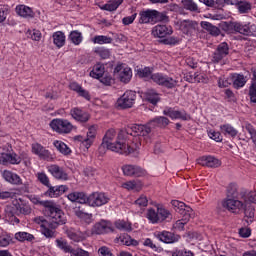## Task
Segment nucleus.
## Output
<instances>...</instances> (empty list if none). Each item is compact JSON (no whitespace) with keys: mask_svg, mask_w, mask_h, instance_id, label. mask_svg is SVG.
Returning a JSON list of instances; mask_svg holds the SVG:
<instances>
[{"mask_svg":"<svg viewBox=\"0 0 256 256\" xmlns=\"http://www.w3.org/2000/svg\"><path fill=\"white\" fill-rule=\"evenodd\" d=\"M66 191H69V187L66 185L52 186L45 192V196L51 198L61 197Z\"/></svg>","mask_w":256,"mask_h":256,"instance_id":"4be33fe9","label":"nucleus"},{"mask_svg":"<svg viewBox=\"0 0 256 256\" xmlns=\"http://www.w3.org/2000/svg\"><path fill=\"white\" fill-rule=\"evenodd\" d=\"M227 55H229V44L226 42L220 43L213 54L212 61L213 63H219Z\"/></svg>","mask_w":256,"mask_h":256,"instance_id":"4468645a","label":"nucleus"},{"mask_svg":"<svg viewBox=\"0 0 256 256\" xmlns=\"http://www.w3.org/2000/svg\"><path fill=\"white\" fill-rule=\"evenodd\" d=\"M122 171L126 177H145L147 175V171L137 165H124Z\"/></svg>","mask_w":256,"mask_h":256,"instance_id":"9b49d317","label":"nucleus"},{"mask_svg":"<svg viewBox=\"0 0 256 256\" xmlns=\"http://www.w3.org/2000/svg\"><path fill=\"white\" fill-rule=\"evenodd\" d=\"M48 171L51 173L52 176L55 177V179H58L60 181H67L69 179V176L67 175V172L62 167H59L57 164H52L48 166Z\"/></svg>","mask_w":256,"mask_h":256,"instance_id":"a211bd4d","label":"nucleus"},{"mask_svg":"<svg viewBox=\"0 0 256 256\" xmlns=\"http://www.w3.org/2000/svg\"><path fill=\"white\" fill-rule=\"evenodd\" d=\"M220 130L223 135H229V137H232L233 139L239 133V131H237L235 127L231 126V124H224L220 126Z\"/></svg>","mask_w":256,"mask_h":256,"instance_id":"a19ab883","label":"nucleus"},{"mask_svg":"<svg viewBox=\"0 0 256 256\" xmlns=\"http://www.w3.org/2000/svg\"><path fill=\"white\" fill-rule=\"evenodd\" d=\"M70 115L72 119H74L75 121H78L79 123H87V121L91 119V116L89 115V113H87L86 111H84L79 107L72 108L70 110Z\"/></svg>","mask_w":256,"mask_h":256,"instance_id":"2eb2a0df","label":"nucleus"},{"mask_svg":"<svg viewBox=\"0 0 256 256\" xmlns=\"http://www.w3.org/2000/svg\"><path fill=\"white\" fill-rule=\"evenodd\" d=\"M222 29L226 31V33H240V35H251V27L249 24H241L239 22H224L222 24Z\"/></svg>","mask_w":256,"mask_h":256,"instance_id":"6e6552de","label":"nucleus"},{"mask_svg":"<svg viewBox=\"0 0 256 256\" xmlns=\"http://www.w3.org/2000/svg\"><path fill=\"white\" fill-rule=\"evenodd\" d=\"M56 245L59 249L64 251V253H71L73 247L67 243V240H63V238L56 239Z\"/></svg>","mask_w":256,"mask_h":256,"instance_id":"8fccbe9b","label":"nucleus"},{"mask_svg":"<svg viewBox=\"0 0 256 256\" xmlns=\"http://www.w3.org/2000/svg\"><path fill=\"white\" fill-rule=\"evenodd\" d=\"M32 153H34L35 155H38L40 159L51 158V152H49V150L45 149V147H43L39 143L32 144Z\"/></svg>","mask_w":256,"mask_h":256,"instance_id":"a878e982","label":"nucleus"},{"mask_svg":"<svg viewBox=\"0 0 256 256\" xmlns=\"http://www.w3.org/2000/svg\"><path fill=\"white\" fill-rule=\"evenodd\" d=\"M123 0H110L107 4L103 5L101 9L104 11H117Z\"/></svg>","mask_w":256,"mask_h":256,"instance_id":"c03bdc74","label":"nucleus"},{"mask_svg":"<svg viewBox=\"0 0 256 256\" xmlns=\"http://www.w3.org/2000/svg\"><path fill=\"white\" fill-rule=\"evenodd\" d=\"M92 43L98 44V45H105L113 43V38L103 35L94 36L92 38Z\"/></svg>","mask_w":256,"mask_h":256,"instance_id":"de8ad7c7","label":"nucleus"},{"mask_svg":"<svg viewBox=\"0 0 256 256\" xmlns=\"http://www.w3.org/2000/svg\"><path fill=\"white\" fill-rule=\"evenodd\" d=\"M74 215H76V217L83 223H86V225H91V223H93V214L84 212L83 209H81V206L74 208Z\"/></svg>","mask_w":256,"mask_h":256,"instance_id":"393cba45","label":"nucleus"},{"mask_svg":"<svg viewBox=\"0 0 256 256\" xmlns=\"http://www.w3.org/2000/svg\"><path fill=\"white\" fill-rule=\"evenodd\" d=\"M131 77H133L131 68H124L119 74V79L122 83H129V81H131Z\"/></svg>","mask_w":256,"mask_h":256,"instance_id":"49530a36","label":"nucleus"},{"mask_svg":"<svg viewBox=\"0 0 256 256\" xmlns=\"http://www.w3.org/2000/svg\"><path fill=\"white\" fill-rule=\"evenodd\" d=\"M249 97L251 103H256V83L251 84L249 88Z\"/></svg>","mask_w":256,"mask_h":256,"instance_id":"338daca9","label":"nucleus"},{"mask_svg":"<svg viewBox=\"0 0 256 256\" xmlns=\"http://www.w3.org/2000/svg\"><path fill=\"white\" fill-rule=\"evenodd\" d=\"M190 219H191V214L190 213H185L182 219L177 220L173 224V229H176V231H184L185 230V225H187L189 223Z\"/></svg>","mask_w":256,"mask_h":256,"instance_id":"2f4dec72","label":"nucleus"},{"mask_svg":"<svg viewBox=\"0 0 256 256\" xmlns=\"http://www.w3.org/2000/svg\"><path fill=\"white\" fill-rule=\"evenodd\" d=\"M15 11L19 15V17H33V10L29 6L18 5L16 6Z\"/></svg>","mask_w":256,"mask_h":256,"instance_id":"473e14b6","label":"nucleus"},{"mask_svg":"<svg viewBox=\"0 0 256 256\" xmlns=\"http://www.w3.org/2000/svg\"><path fill=\"white\" fill-rule=\"evenodd\" d=\"M67 198L72 203H80L81 205H89V207H103L107 205L111 199L103 192H93L89 196L85 192H71Z\"/></svg>","mask_w":256,"mask_h":256,"instance_id":"7ed1b4c3","label":"nucleus"},{"mask_svg":"<svg viewBox=\"0 0 256 256\" xmlns=\"http://www.w3.org/2000/svg\"><path fill=\"white\" fill-rule=\"evenodd\" d=\"M200 3L206 5V7H214L215 9H221L225 5H235V0H199Z\"/></svg>","mask_w":256,"mask_h":256,"instance_id":"6ab92c4d","label":"nucleus"},{"mask_svg":"<svg viewBox=\"0 0 256 256\" xmlns=\"http://www.w3.org/2000/svg\"><path fill=\"white\" fill-rule=\"evenodd\" d=\"M115 227L120 231H131V223L125 222L124 220L117 221Z\"/></svg>","mask_w":256,"mask_h":256,"instance_id":"bf43d9fd","label":"nucleus"},{"mask_svg":"<svg viewBox=\"0 0 256 256\" xmlns=\"http://www.w3.org/2000/svg\"><path fill=\"white\" fill-rule=\"evenodd\" d=\"M145 98H146V101H148L152 105H157V102L161 101V98L159 97V93H157V91L153 89H149L145 92Z\"/></svg>","mask_w":256,"mask_h":256,"instance_id":"72a5a7b5","label":"nucleus"},{"mask_svg":"<svg viewBox=\"0 0 256 256\" xmlns=\"http://www.w3.org/2000/svg\"><path fill=\"white\" fill-rule=\"evenodd\" d=\"M200 25L202 29H205V31L213 37H219V35H221V30L217 26L211 24V22L202 21Z\"/></svg>","mask_w":256,"mask_h":256,"instance_id":"cd10ccee","label":"nucleus"},{"mask_svg":"<svg viewBox=\"0 0 256 256\" xmlns=\"http://www.w3.org/2000/svg\"><path fill=\"white\" fill-rule=\"evenodd\" d=\"M53 145L59 153H62V155H71V148H69L63 141L55 140Z\"/></svg>","mask_w":256,"mask_h":256,"instance_id":"58836bf2","label":"nucleus"},{"mask_svg":"<svg viewBox=\"0 0 256 256\" xmlns=\"http://www.w3.org/2000/svg\"><path fill=\"white\" fill-rule=\"evenodd\" d=\"M70 255L71 256H90L89 253L81 248L70 250Z\"/></svg>","mask_w":256,"mask_h":256,"instance_id":"0e129e2a","label":"nucleus"},{"mask_svg":"<svg viewBox=\"0 0 256 256\" xmlns=\"http://www.w3.org/2000/svg\"><path fill=\"white\" fill-rule=\"evenodd\" d=\"M245 203H255L256 204V192H247L246 197L242 198Z\"/></svg>","mask_w":256,"mask_h":256,"instance_id":"69168bd1","label":"nucleus"},{"mask_svg":"<svg viewBox=\"0 0 256 256\" xmlns=\"http://www.w3.org/2000/svg\"><path fill=\"white\" fill-rule=\"evenodd\" d=\"M11 243V236L2 233L0 234V247H7Z\"/></svg>","mask_w":256,"mask_h":256,"instance_id":"e2e57ef3","label":"nucleus"},{"mask_svg":"<svg viewBox=\"0 0 256 256\" xmlns=\"http://www.w3.org/2000/svg\"><path fill=\"white\" fill-rule=\"evenodd\" d=\"M152 35L163 39L167 37V35H173V28L171 26L158 24L152 29Z\"/></svg>","mask_w":256,"mask_h":256,"instance_id":"dca6fc26","label":"nucleus"},{"mask_svg":"<svg viewBox=\"0 0 256 256\" xmlns=\"http://www.w3.org/2000/svg\"><path fill=\"white\" fill-rule=\"evenodd\" d=\"M17 215H31V206L16 203L14 205Z\"/></svg>","mask_w":256,"mask_h":256,"instance_id":"a18cd8bd","label":"nucleus"},{"mask_svg":"<svg viewBox=\"0 0 256 256\" xmlns=\"http://www.w3.org/2000/svg\"><path fill=\"white\" fill-rule=\"evenodd\" d=\"M171 205L172 207H174L175 211H177L181 215H185V213H191L192 211L191 207L185 205V203L178 200H172Z\"/></svg>","mask_w":256,"mask_h":256,"instance_id":"c756f323","label":"nucleus"},{"mask_svg":"<svg viewBox=\"0 0 256 256\" xmlns=\"http://www.w3.org/2000/svg\"><path fill=\"white\" fill-rule=\"evenodd\" d=\"M163 113L167 117H170V119H182V121H188L190 119L189 115H187V112L175 110L173 108L165 109Z\"/></svg>","mask_w":256,"mask_h":256,"instance_id":"aec40b11","label":"nucleus"},{"mask_svg":"<svg viewBox=\"0 0 256 256\" xmlns=\"http://www.w3.org/2000/svg\"><path fill=\"white\" fill-rule=\"evenodd\" d=\"M41 205L45 208V213H47L49 220L43 216H38L34 218V223L40 225V231L46 239H55L57 237V231L55 229L59 225H65L67 223V216L53 201L46 200V202H41Z\"/></svg>","mask_w":256,"mask_h":256,"instance_id":"f257e3e1","label":"nucleus"},{"mask_svg":"<svg viewBox=\"0 0 256 256\" xmlns=\"http://www.w3.org/2000/svg\"><path fill=\"white\" fill-rule=\"evenodd\" d=\"M153 235L156 239H158V241L166 244L179 243V241L181 240V235L165 230L156 231L153 233Z\"/></svg>","mask_w":256,"mask_h":256,"instance_id":"1a4fd4ad","label":"nucleus"},{"mask_svg":"<svg viewBox=\"0 0 256 256\" xmlns=\"http://www.w3.org/2000/svg\"><path fill=\"white\" fill-rule=\"evenodd\" d=\"M69 39L74 45H81V42L83 41V36L81 32L74 30L70 33Z\"/></svg>","mask_w":256,"mask_h":256,"instance_id":"864d4df0","label":"nucleus"},{"mask_svg":"<svg viewBox=\"0 0 256 256\" xmlns=\"http://www.w3.org/2000/svg\"><path fill=\"white\" fill-rule=\"evenodd\" d=\"M23 159L15 152H2L0 153V165L9 167V165H21Z\"/></svg>","mask_w":256,"mask_h":256,"instance_id":"9d476101","label":"nucleus"},{"mask_svg":"<svg viewBox=\"0 0 256 256\" xmlns=\"http://www.w3.org/2000/svg\"><path fill=\"white\" fill-rule=\"evenodd\" d=\"M232 83L234 89H241L242 87H245L247 77H245L243 74L234 73L232 74Z\"/></svg>","mask_w":256,"mask_h":256,"instance_id":"c85d7f7f","label":"nucleus"},{"mask_svg":"<svg viewBox=\"0 0 256 256\" xmlns=\"http://www.w3.org/2000/svg\"><path fill=\"white\" fill-rule=\"evenodd\" d=\"M2 177L3 179H5V181H7L8 183H11L12 185H23V181L21 180V177L9 170H4L2 173Z\"/></svg>","mask_w":256,"mask_h":256,"instance_id":"b1692460","label":"nucleus"},{"mask_svg":"<svg viewBox=\"0 0 256 256\" xmlns=\"http://www.w3.org/2000/svg\"><path fill=\"white\" fill-rule=\"evenodd\" d=\"M53 43L58 47V49H61L65 45V33L62 31L54 32L53 35Z\"/></svg>","mask_w":256,"mask_h":256,"instance_id":"f704fd0d","label":"nucleus"},{"mask_svg":"<svg viewBox=\"0 0 256 256\" xmlns=\"http://www.w3.org/2000/svg\"><path fill=\"white\" fill-rule=\"evenodd\" d=\"M159 22L169 23V16L165 12L154 10V24Z\"/></svg>","mask_w":256,"mask_h":256,"instance_id":"3c124183","label":"nucleus"},{"mask_svg":"<svg viewBox=\"0 0 256 256\" xmlns=\"http://www.w3.org/2000/svg\"><path fill=\"white\" fill-rule=\"evenodd\" d=\"M120 241L123 245H126L127 247H131V245L133 247H137V245H139V242L137 240L131 238V236L127 234L120 236Z\"/></svg>","mask_w":256,"mask_h":256,"instance_id":"09e8293b","label":"nucleus"},{"mask_svg":"<svg viewBox=\"0 0 256 256\" xmlns=\"http://www.w3.org/2000/svg\"><path fill=\"white\" fill-rule=\"evenodd\" d=\"M160 43H163V45H179V43H181V38L171 36V37L162 39Z\"/></svg>","mask_w":256,"mask_h":256,"instance_id":"13d9d810","label":"nucleus"},{"mask_svg":"<svg viewBox=\"0 0 256 256\" xmlns=\"http://www.w3.org/2000/svg\"><path fill=\"white\" fill-rule=\"evenodd\" d=\"M244 221L247 223V225H251L253 223V219L255 217V206L254 205H245L244 208Z\"/></svg>","mask_w":256,"mask_h":256,"instance_id":"7c9ffc66","label":"nucleus"},{"mask_svg":"<svg viewBox=\"0 0 256 256\" xmlns=\"http://www.w3.org/2000/svg\"><path fill=\"white\" fill-rule=\"evenodd\" d=\"M116 135L117 133L115 132V129H109L104 135L102 141L107 145H110V147H113V145L117 146V141L113 142V139H115Z\"/></svg>","mask_w":256,"mask_h":256,"instance_id":"4c0bfd02","label":"nucleus"},{"mask_svg":"<svg viewBox=\"0 0 256 256\" xmlns=\"http://www.w3.org/2000/svg\"><path fill=\"white\" fill-rule=\"evenodd\" d=\"M109 231H113L111 228V222L107 220H101L95 223L91 229L92 235H105V233H109Z\"/></svg>","mask_w":256,"mask_h":256,"instance_id":"f8f14e48","label":"nucleus"},{"mask_svg":"<svg viewBox=\"0 0 256 256\" xmlns=\"http://www.w3.org/2000/svg\"><path fill=\"white\" fill-rule=\"evenodd\" d=\"M15 239H17V241H33L35 239V236H33V234H29L27 232H18L15 234Z\"/></svg>","mask_w":256,"mask_h":256,"instance_id":"5fc2aeb1","label":"nucleus"},{"mask_svg":"<svg viewBox=\"0 0 256 256\" xmlns=\"http://www.w3.org/2000/svg\"><path fill=\"white\" fill-rule=\"evenodd\" d=\"M140 19L139 23L144 24V23H151L154 25V18H155V10H146V11H141L139 13Z\"/></svg>","mask_w":256,"mask_h":256,"instance_id":"bb28decb","label":"nucleus"},{"mask_svg":"<svg viewBox=\"0 0 256 256\" xmlns=\"http://www.w3.org/2000/svg\"><path fill=\"white\" fill-rule=\"evenodd\" d=\"M137 99V93L132 90H127L122 96H120L116 101L117 109H131L135 105V100Z\"/></svg>","mask_w":256,"mask_h":256,"instance_id":"0eeeda50","label":"nucleus"},{"mask_svg":"<svg viewBox=\"0 0 256 256\" xmlns=\"http://www.w3.org/2000/svg\"><path fill=\"white\" fill-rule=\"evenodd\" d=\"M182 5L186 11H191V13H201V9L193 0H182Z\"/></svg>","mask_w":256,"mask_h":256,"instance_id":"c9c22d12","label":"nucleus"},{"mask_svg":"<svg viewBox=\"0 0 256 256\" xmlns=\"http://www.w3.org/2000/svg\"><path fill=\"white\" fill-rule=\"evenodd\" d=\"M137 75L140 79H145V81L152 79L156 85H160V87H165L166 89H175L179 83L178 80L173 77H169L168 75H163L162 73L153 74V68L150 67L138 69Z\"/></svg>","mask_w":256,"mask_h":256,"instance_id":"20e7f679","label":"nucleus"},{"mask_svg":"<svg viewBox=\"0 0 256 256\" xmlns=\"http://www.w3.org/2000/svg\"><path fill=\"white\" fill-rule=\"evenodd\" d=\"M247 197V190L242 189L239 192L237 184H229L227 187V199H245Z\"/></svg>","mask_w":256,"mask_h":256,"instance_id":"ddd939ff","label":"nucleus"},{"mask_svg":"<svg viewBox=\"0 0 256 256\" xmlns=\"http://www.w3.org/2000/svg\"><path fill=\"white\" fill-rule=\"evenodd\" d=\"M99 256H112L111 250L107 246H102L98 249Z\"/></svg>","mask_w":256,"mask_h":256,"instance_id":"774afa93","label":"nucleus"},{"mask_svg":"<svg viewBox=\"0 0 256 256\" xmlns=\"http://www.w3.org/2000/svg\"><path fill=\"white\" fill-rule=\"evenodd\" d=\"M236 7L241 14L249 13L251 11V3L247 1L235 0Z\"/></svg>","mask_w":256,"mask_h":256,"instance_id":"37998d69","label":"nucleus"},{"mask_svg":"<svg viewBox=\"0 0 256 256\" xmlns=\"http://www.w3.org/2000/svg\"><path fill=\"white\" fill-rule=\"evenodd\" d=\"M169 118L165 116H159L150 120L146 125L134 124L130 128V133L136 137H149L152 127L165 128L169 125Z\"/></svg>","mask_w":256,"mask_h":256,"instance_id":"39448f33","label":"nucleus"},{"mask_svg":"<svg viewBox=\"0 0 256 256\" xmlns=\"http://www.w3.org/2000/svg\"><path fill=\"white\" fill-rule=\"evenodd\" d=\"M95 54L100 56L101 59H109V57H111V52L109 51V49H105V48L96 49Z\"/></svg>","mask_w":256,"mask_h":256,"instance_id":"680f3d73","label":"nucleus"},{"mask_svg":"<svg viewBox=\"0 0 256 256\" xmlns=\"http://www.w3.org/2000/svg\"><path fill=\"white\" fill-rule=\"evenodd\" d=\"M105 75V65L103 64H96L93 67V70L90 72V77L94 79H101Z\"/></svg>","mask_w":256,"mask_h":256,"instance_id":"e433bc0d","label":"nucleus"},{"mask_svg":"<svg viewBox=\"0 0 256 256\" xmlns=\"http://www.w3.org/2000/svg\"><path fill=\"white\" fill-rule=\"evenodd\" d=\"M243 205V202H241L239 198H227L223 202V207H225V209L231 213H237V211H241Z\"/></svg>","mask_w":256,"mask_h":256,"instance_id":"f3484780","label":"nucleus"},{"mask_svg":"<svg viewBox=\"0 0 256 256\" xmlns=\"http://www.w3.org/2000/svg\"><path fill=\"white\" fill-rule=\"evenodd\" d=\"M157 211H158L159 223H162V221H165V219L169 218V215H171L169 210H167L165 208H157Z\"/></svg>","mask_w":256,"mask_h":256,"instance_id":"052dcab7","label":"nucleus"},{"mask_svg":"<svg viewBox=\"0 0 256 256\" xmlns=\"http://www.w3.org/2000/svg\"><path fill=\"white\" fill-rule=\"evenodd\" d=\"M123 189L127 191H141L142 185L141 182L137 180L128 181L122 184Z\"/></svg>","mask_w":256,"mask_h":256,"instance_id":"ea45409f","label":"nucleus"},{"mask_svg":"<svg viewBox=\"0 0 256 256\" xmlns=\"http://www.w3.org/2000/svg\"><path fill=\"white\" fill-rule=\"evenodd\" d=\"M96 137H97V125H92L88 128V132L84 140V147H86V149H89V147H91V145L95 143Z\"/></svg>","mask_w":256,"mask_h":256,"instance_id":"5701e85b","label":"nucleus"},{"mask_svg":"<svg viewBox=\"0 0 256 256\" xmlns=\"http://www.w3.org/2000/svg\"><path fill=\"white\" fill-rule=\"evenodd\" d=\"M66 235L68 238L71 239V241H75V243H79L83 241V236L81 234L75 232L73 229L66 230Z\"/></svg>","mask_w":256,"mask_h":256,"instance_id":"6e6d98bb","label":"nucleus"},{"mask_svg":"<svg viewBox=\"0 0 256 256\" xmlns=\"http://www.w3.org/2000/svg\"><path fill=\"white\" fill-rule=\"evenodd\" d=\"M50 127L59 135H69L73 131V124L67 119H53L50 122Z\"/></svg>","mask_w":256,"mask_h":256,"instance_id":"423d86ee","label":"nucleus"},{"mask_svg":"<svg viewBox=\"0 0 256 256\" xmlns=\"http://www.w3.org/2000/svg\"><path fill=\"white\" fill-rule=\"evenodd\" d=\"M197 27V22L193 20H184L180 24V28L186 35L190 33L192 29H195Z\"/></svg>","mask_w":256,"mask_h":256,"instance_id":"79ce46f5","label":"nucleus"},{"mask_svg":"<svg viewBox=\"0 0 256 256\" xmlns=\"http://www.w3.org/2000/svg\"><path fill=\"white\" fill-rule=\"evenodd\" d=\"M36 177H37L38 181H39L42 185H44L45 187H48V189H49L50 187H53V186H51V182L49 181V177H48L47 174H45L44 172H38V173L36 174Z\"/></svg>","mask_w":256,"mask_h":256,"instance_id":"4d7b16f0","label":"nucleus"},{"mask_svg":"<svg viewBox=\"0 0 256 256\" xmlns=\"http://www.w3.org/2000/svg\"><path fill=\"white\" fill-rule=\"evenodd\" d=\"M146 217L150 221V223H153V224L159 223L158 210L155 211V209H153V208L148 209L147 213H146Z\"/></svg>","mask_w":256,"mask_h":256,"instance_id":"603ef678","label":"nucleus"},{"mask_svg":"<svg viewBox=\"0 0 256 256\" xmlns=\"http://www.w3.org/2000/svg\"><path fill=\"white\" fill-rule=\"evenodd\" d=\"M198 163L199 165H202V167H211V168L221 167V160L213 156H203L198 160Z\"/></svg>","mask_w":256,"mask_h":256,"instance_id":"412c9836","label":"nucleus"},{"mask_svg":"<svg viewBox=\"0 0 256 256\" xmlns=\"http://www.w3.org/2000/svg\"><path fill=\"white\" fill-rule=\"evenodd\" d=\"M129 135H133L129 128L126 130H120L116 138V145L113 146H110L106 142L102 141L98 148L99 155H105L107 151L120 153V155H131V153H133V148H131V146H129L127 143L129 140Z\"/></svg>","mask_w":256,"mask_h":256,"instance_id":"f03ea898","label":"nucleus"}]
</instances>
